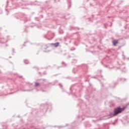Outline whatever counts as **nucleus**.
<instances>
[{
  "mask_svg": "<svg viewBox=\"0 0 129 129\" xmlns=\"http://www.w3.org/2000/svg\"><path fill=\"white\" fill-rule=\"evenodd\" d=\"M124 107L120 108V107H118L114 109V114L113 115L115 116L117 115V114H118V113H121L122 111H123L124 110Z\"/></svg>",
  "mask_w": 129,
  "mask_h": 129,
  "instance_id": "1",
  "label": "nucleus"
},
{
  "mask_svg": "<svg viewBox=\"0 0 129 129\" xmlns=\"http://www.w3.org/2000/svg\"><path fill=\"white\" fill-rule=\"evenodd\" d=\"M112 43L114 46H116V44L118 43V40H113Z\"/></svg>",
  "mask_w": 129,
  "mask_h": 129,
  "instance_id": "2",
  "label": "nucleus"
},
{
  "mask_svg": "<svg viewBox=\"0 0 129 129\" xmlns=\"http://www.w3.org/2000/svg\"><path fill=\"white\" fill-rule=\"evenodd\" d=\"M40 85V84L39 83H35V86H39Z\"/></svg>",
  "mask_w": 129,
  "mask_h": 129,
  "instance_id": "4",
  "label": "nucleus"
},
{
  "mask_svg": "<svg viewBox=\"0 0 129 129\" xmlns=\"http://www.w3.org/2000/svg\"><path fill=\"white\" fill-rule=\"evenodd\" d=\"M51 45H53L55 47H58L59 46V42L56 43H52Z\"/></svg>",
  "mask_w": 129,
  "mask_h": 129,
  "instance_id": "3",
  "label": "nucleus"
}]
</instances>
